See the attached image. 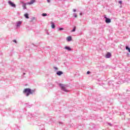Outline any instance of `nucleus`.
I'll list each match as a JSON object with an SVG mask.
<instances>
[{"mask_svg":"<svg viewBox=\"0 0 130 130\" xmlns=\"http://www.w3.org/2000/svg\"><path fill=\"white\" fill-rule=\"evenodd\" d=\"M59 30L60 31H61V30H63V28L61 27V28H59Z\"/></svg>","mask_w":130,"mask_h":130,"instance_id":"f3484780","label":"nucleus"},{"mask_svg":"<svg viewBox=\"0 0 130 130\" xmlns=\"http://www.w3.org/2000/svg\"><path fill=\"white\" fill-rule=\"evenodd\" d=\"M26 107H28V108H30L31 107V106L28 104H26Z\"/></svg>","mask_w":130,"mask_h":130,"instance_id":"dca6fc26","label":"nucleus"},{"mask_svg":"<svg viewBox=\"0 0 130 130\" xmlns=\"http://www.w3.org/2000/svg\"><path fill=\"white\" fill-rule=\"evenodd\" d=\"M67 40V41H72V37H68Z\"/></svg>","mask_w":130,"mask_h":130,"instance_id":"9b49d317","label":"nucleus"},{"mask_svg":"<svg viewBox=\"0 0 130 130\" xmlns=\"http://www.w3.org/2000/svg\"><path fill=\"white\" fill-rule=\"evenodd\" d=\"M8 4L10 5V6H11V7H12L13 8H16V5L12 2V1H8Z\"/></svg>","mask_w":130,"mask_h":130,"instance_id":"20e7f679","label":"nucleus"},{"mask_svg":"<svg viewBox=\"0 0 130 130\" xmlns=\"http://www.w3.org/2000/svg\"><path fill=\"white\" fill-rule=\"evenodd\" d=\"M23 93L26 97H28L29 95L32 94V90L30 88H25L23 91Z\"/></svg>","mask_w":130,"mask_h":130,"instance_id":"f257e3e1","label":"nucleus"},{"mask_svg":"<svg viewBox=\"0 0 130 130\" xmlns=\"http://www.w3.org/2000/svg\"><path fill=\"white\" fill-rule=\"evenodd\" d=\"M13 42H15V43H17V41L16 40H14Z\"/></svg>","mask_w":130,"mask_h":130,"instance_id":"6ab92c4d","label":"nucleus"},{"mask_svg":"<svg viewBox=\"0 0 130 130\" xmlns=\"http://www.w3.org/2000/svg\"><path fill=\"white\" fill-rule=\"evenodd\" d=\"M126 50L128 51V52H130V48H128V47L126 46Z\"/></svg>","mask_w":130,"mask_h":130,"instance_id":"ddd939ff","label":"nucleus"},{"mask_svg":"<svg viewBox=\"0 0 130 130\" xmlns=\"http://www.w3.org/2000/svg\"><path fill=\"white\" fill-rule=\"evenodd\" d=\"M62 74H63V73L61 71H58L56 73V75H57V76H61V75H62Z\"/></svg>","mask_w":130,"mask_h":130,"instance_id":"1a4fd4ad","label":"nucleus"},{"mask_svg":"<svg viewBox=\"0 0 130 130\" xmlns=\"http://www.w3.org/2000/svg\"><path fill=\"white\" fill-rule=\"evenodd\" d=\"M119 4H120V5H121V4H122V1H119Z\"/></svg>","mask_w":130,"mask_h":130,"instance_id":"a211bd4d","label":"nucleus"},{"mask_svg":"<svg viewBox=\"0 0 130 130\" xmlns=\"http://www.w3.org/2000/svg\"><path fill=\"white\" fill-rule=\"evenodd\" d=\"M76 31V26H74L73 29L71 31V32H75Z\"/></svg>","mask_w":130,"mask_h":130,"instance_id":"2eb2a0df","label":"nucleus"},{"mask_svg":"<svg viewBox=\"0 0 130 130\" xmlns=\"http://www.w3.org/2000/svg\"><path fill=\"white\" fill-rule=\"evenodd\" d=\"M54 69H55L56 70H58L57 68H56V67H54Z\"/></svg>","mask_w":130,"mask_h":130,"instance_id":"4be33fe9","label":"nucleus"},{"mask_svg":"<svg viewBox=\"0 0 130 130\" xmlns=\"http://www.w3.org/2000/svg\"><path fill=\"white\" fill-rule=\"evenodd\" d=\"M73 12H76V9H73Z\"/></svg>","mask_w":130,"mask_h":130,"instance_id":"b1692460","label":"nucleus"},{"mask_svg":"<svg viewBox=\"0 0 130 130\" xmlns=\"http://www.w3.org/2000/svg\"><path fill=\"white\" fill-rule=\"evenodd\" d=\"M80 15H82V13H80Z\"/></svg>","mask_w":130,"mask_h":130,"instance_id":"a878e982","label":"nucleus"},{"mask_svg":"<svg viewBox=\"0 0 130 130\" xmlns=\"http://www.w3.org/2000/svg\"><path fill=\"white\" fill-rule=\"evenodd\" d=\"M105 18L106 19L105 22L107 23V24H108L109 23H111V19L110 18H108L106 17H105Z\"/></svg>","mask_w":130,"mask_h":130,"instance_id":"39448f33","label":"nucleus"},{"mask_svg":"<svg viewBox=\"0 0 130 130\" xmlns=\"http://www.w3.org/2000/svg\"><path fill=\"white\" fill-rule=\"evenodd\" d=\"M90 71H88L87 72V74H88V75H89V74H90Z\"/></svg>","mask_w":130,"mask_h":130,"instance_id":"412c9836","label":"nucleus"},{"mask_svg":"<svg viewBox=\"0 0 130 130\" xmlns=\"http://www.w3.org/2000/svg\"><path fill=\"white\" fill-rule=\"evenodd\" d=\"M111 57V53L110 52H108L107 54L106 55V58H110V57Z\"/></svg>","mask_w":130,"mask_h":130,"instance_id":"423d86ee","label":"nucleus"},{"mask_svg":"<svg viewBox=\"0 0 130 130\" xmlns=\"http://www.w3.org/2000/svg\"><path fill=\"white\" fill-rule=\"evenodd\" d=\"M42 16H43V17H46V16H47V14H46V13H43L42 14Z\"/></svg>","mask_w":130,"mask_h":130,"instance_id":"4468645a","label":"nucleus"},{"mask_svg":"<svg viewBox=\"0 0 130 130\" xmlns=\"http://www.w3.org/2000/svg\"><path fill=\"white\" fill-rule=\"evenodd\" d=\"M22 4V7L23 8V10H26L27 8L26 7V5H32L33 4V0H31L30 2H28L27 3H24V2H21Z\"/></svg>","mask_w":130,"mask_h":130,"instance_id":"f03ea898","label":"nucleus"},{"mask_svg":"<svg viewBox=\"0 0 130 130\" xmlns=\"http://www.w3.org/2000/svg\"><path fill=\"white\" fill-rule=\"evenodd\" d=\"M48 3H50V0H47Z\"/></svg>","mask_w":130,"mask_h":130,"instance_id":"5701e85b","label":"nucleus"},{"mask_svg":"<svg viewBox=\"0 0 130 130\" xmlns=\"http://www.w3.org/2000/svg\"><path fill=\"white\" fill-rule=\"evenodd\" d=\"M59 86L63 91H65V92H67V88H67V86L63 85V84H60Z\"/></svg>","mask_w":130,"mask_h":130,"instance_id":"7ed1b4c3","label":"nucleus"},{"mask_svg":"<svg viewBox=\"0 0 130 130\" xmlns=\"http://www.w3.org/2000/svg\"><path fill=\"white\" fill-rule=\"evenodd\" d=\"M22 21H18L17 22H16V27H20Z\"/></svg>","mask_w":130,"mask_h":130,"instance_id":"0eeeda50","label":"nucleus"},{"mask_svg":"<svg viewBox=\"0 0 130 130\" xmlns=\"http://www.w3.org/2000/svg\"><path fill=\"white\" fill-rule=\"evenodd\" d=\"M51 27L52 28V29H54V28H55V25L53 22H51Z\"/></svg>","mask_w":130,"mask_h":130,"instance_id":"6e6552de","label":"nucleus"},{"mask_svg":"<svg viewBox=\"0 0 130 130\" xmlns=\"http://www.w3.org/2000/svg\"><path fill=\"white\" fill-rule=\"evenodd\" d=\"M64 48L65 49H67V50H69V51H71L72 50V48H71V47L68 46H66Z\"/></svg>","mask_w":130,"mask_h":130,"instance_id":"9d476101","label":"nucleus"},{"mask_svg":"<svg viewBox=\"0 0 130 130\" xmlns=\"http://www.w3.org/2000/svg\"><path fill=\"white\" fill-rule=\"evenodd\" d=\"M24 17L26 18V19H29V14H28V13L25 14Z\"/></svg>","mask_w":130,"mask_h":130,"instance_id":"f8f14e48","label":"nucleus"},{"mask_svg":"<svg viewBox=\"0 0 130 130\" xmlns=\"http://www.w3.org/2000/svg\"><path fill=\"white\" fill-rule=\"evenodd\" d=\"M74 17H75V18H77V14H75Z\"/></svg>","mask_w":130,"mask_h":130,"instance_id":"aec40b11","label":"nucleus"},{"mask_svg":"<svg viewBox=\"0 0 130 130\" xmlns=\"http://www.w3.org/2000/svg\"><path fill=\"white\" fill-rule=\"evenodd\" d=\"M34 2H35V0H33V3H34Z\"/></svg>","mask_w":130,"mask_h":130,"instance_id":"393cba45","label":"nucleus"}]
</instances>
